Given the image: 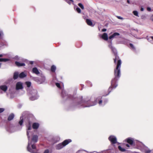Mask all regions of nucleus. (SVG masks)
I'll list each match as a JSON object with an SVG mask.
<instances>
[{
  "label": "nucleus",
  "instance_id": "obj_1",
  "mask_svg": "<svg viewBox=\"0 0 153 153\" xmlns=\"http://www.w3.org/2000/svg\"><path fill=\"white\" fill-rule=\"evenodd\" d=\"M61 96L64 100H71L70 105L71 108L90 107L96 105L97 103L100 106H103L108 101V100L106 99L102 102L101 96L95 98L94 101L92 102L90 101V98H85L83 100L82 96L76 97L68 95L64 90H62Z\"/></svg>",
  "mask_w": 153,
  "mask_h": 153
},
{
  "label": "nucleus",
  "instance_id": "obj_2",
  "mask_svg": "<svg viewBox=\"0 0 153 153\" xmlns=\"http://www.w3.org/2000/svg\"><path fill=\"white\" fill-rule=\"evenodd\" d=\"M28 119V124L26 125L27 128V134L28 139V143L27 146L28 151L31 153H34L36 151V147L34 144H31V142L30 141V137L33 134V132L30 131L32 128L31 122L30 120L29 119Z\"/></svg>",
  "mask_w": 153,
  "mask_h": 153
},
{
  "label": "nucleus",
  "instance_id": "obj_3",
  "mask_svg": "<svg viewBox=\"0 0 153 153\" xmlns=\"http://www.w3.org/2000/svg\"><path fill=\"white\" fill-rule=\"evenodd\" d=\"M120 68H116L114 70V75L115 77L111 81V86L109 88L108 91V93L105 96L108 95L111 91L112 89H115L117 86V81L119 79L121 76Z\"/></svg>",
  "mask_w": 153,
  "mask_h": 153
},
{
  "label": "nucleus",
  "instance_id": "obj_4",
  "mask_svg": "<svg viewBox=\"0 0 153 153\" xmlns=\"http://www.w3.org/2000/svg\"><path fill=\"white\" fill-rule=\"evenodd\" d=\"M27 91L29 94L30 100L33 101L39 98V96L36 89H32L30 90L27 89Z\"/></svg>",
  "mask_w": 153,
  "mask_h": 153
},
{
  "label": "nucleus",
  "instance_id": "obj_5",
  "mask_svg": "<svg viewBox=\"0 0 153 153\" xmlns=\"http://www.w3.org/2000/svg\"><path fill=\"white\" fill-rule=\"evenodd\" d=\"M22 128L21 126H15L12 125L7 126L6 128L7 131L9 133H13L20 130Z\"/></svg>",
  "mask_w": 153,
  "mask_h": 153
},
{
  "label": "nucleus",
  "instance_id": "obj_6",
  "mask_svg": "<svg viewBox=\"0 0 153 153\" xmlns=\"http://www.w3.org/2000/svg\"><path fill=\"white\" fill-rule=\"evenodd\" d=\"M71 141V140L70 139L65 140L62 143L56 145L55 146L56 149L57 150L61 149Z\"/></svg>",
  "mask_w": 153,
  "mask_h": 153
},
{
  "label": "nucleus",
  "instance_id": "obj_7",
  "mask_svg": "<svg viewBox=\"0 0 153 153\" xmlns=\"http://www.w3.org/2000/svg\"><path fill=\"white\" fill-rule=\"evenodd\" d=\"M128 143L130 144L131 146H135L136 145V142L135 140H134V139L129 137L126 139L125 140Z\"/></svg>",
  "mask_w": 153,
  "mask_h": 153
},
{
  "label": "nucleus",
  "instance_id": "obj_8",
  "mask_svg": "<svg viewBox=\"0 0 153 153\" xmlns=\"http://www.w3.org/2000/svg\"><path fill=\"white\" fill-rule=\"evenodd\" d=\"M108 140L111 143V145L114 146V144L116 143L117 142L116 137L114 135H111L108 137Z\"/></svg>",
  "mask_w": 153,
  "mask_h": 153
},
{
  "label": "nucleus",
  "instance_id": "obj_9",
  "mask_svg": "<svg viewBox=\"0 0 153 153\" xmlns=\"http://www.w3.org/2000/svg\"><path fill=\"white\" fill-rule=\"evenodd\" d=\"M31 138V137H30V138ZM38 140V136L37 135H33L32 138V141L31 140V139H30V141L31 142V144H34L35 146H36L35 144L34 143H36L37 142ZM36 147V146H35ZM36 151L34 152V153H35V152H36L37 151V149H36Z\"/></svg>",
  "mask_w": 153,
  "mask_h": 153
},
{
  "label": "nucleus",
  "instance_id": "obj_10",
  "mask_svg": "<svg viewBox=\"0 0 153 153\" xmlns=\"http://www.w3.org/2000/svg\"><path fill=\"white\" fill-rule=\"evenodd\" d=\"M115 56V58L114 59V62L115 63H116V60H117V65L116 67H120L121 65V60L120 59H119V57L117 55V54H114Z\"/></svg>",
  "mask_w": 153,
  "mask_h": 153
},
{
  "label": "nucleus",
  "instance_id": "obj_11",
  "mask_svg": "<svg viewBox=\"0 0 153 153\" xmlns=\"http://www.w3.org/2000/svg\"><path fill=\"white\" fill-rule=\"evenodd\" d=\"M23 88V83L22 82H17L16 85V90H21Z\"/></svg>",
  "mask_w": 153,
  "mask_h": 153
},
{
  "label": "nucleus",
  "instance_id": "obj_12",
  "mask_svg": "<svg viewBox=\"0 0 153 153\" xmlns=\"http://www.w3.org/2000/svg\"><path fill=\"white\" fill-rule=\"evenodd\" d=\"M27 112L26 111L23 112L22 114V116H21L20 117V121L19 122V123L20 126H22L23 122V119L24 117H26L25 115L27 114Z\"/></svg>",
  "mask_w": 153,
  "mask_h": 153
},
{
  "label": "nucleus",
  "instance_id": "obj_13",
  "mask_svg": "<svg viewBox=\"0 0 153 153\" xmlns=\"http://www.w3.org/2000/svg\"><path fill=\"white\" fill-rule=\"evenodd\" d=\"M120 34L119 33L115 32L113 33L109 37V39H111L113 38H117V36H120Z\"/></svg>",
  "mask_w": 153,
  "mask_h": 153
},
{
  "label": "nucleus",
  "instance_id": "obj_14",
  "mask_svg": "<svg viewBox=\"0 0 153 153\" xmlns=\"http://www.w3.org/2000/svg\"><path fill=\"white\" fill-rule=\"evenodd\" d=\"M7 88V86L5 85H2L0 86V89L4 92H5L6 91Z\"/></svg>",
  "mask_w": 153,
  "mask_h": 153
},
{
  "label": "nucleus",
  "instance_id": "obj_15",
  "mask_svg": "<svg viewBox=\"0 0 153 153\" xmlns=\"http://www.w3.org/2000/svg\"><path fill=\"white\" fill-rule=\"evenodd\" d=\"M39 126V124L38 123H34L32 124V127L34 129H37Z\"/></svg>",
  "mask_w": 153,
  "mask_h": 153
},
{
  "label": "nucleus",
  "instance_id": "obj_16",
  "mask_svg": "<svg viewBox=\"0 0 153 153\" xmlns=\"http://www.w3.org/2000/svg\"><path fill=\"white\" fill-rule=\"evenodd\" d=\"M15 64L18 67H21V66H25V63H24L20 62L17 61H16L15 62Z\"/></svg>",
  "mask_w": 153,
  "mask_h": 153
},
{
  "label": "nucleus",
  "instance_id": "obj_17",
  "mask_svg": "<svg viewBox=\"0 0 153 153\" xmlns=\"http://www.w3.org/2000/svg\"><path fill=\"white\" fill-rule=\"evenodd\" d=\"M41 78L39 79V84H42L45 81V77L43 75L41 76Z\"/></svg>",
  "mask_w": 153,
  "mask_h": 153
},
{
  "label": "nucleus",
  "instance_id": "obj_18",
  "mask_svg": "<svg viewBox=\"0 0 153 153\" xmlns=\"http://www.w3.org/2000/svg\"><path fill=\"white\" fill-rule=\"evenodd\" d=\"M33 73L38 75L40 74V72L37 68H33L32 69Z\"/></svg>",
  "mask_w": 153,
  "mask_h": 153
},
{
  "label": "nucleus",
  "instance_id": "obj_19",
  "mask_svg": "<svg viewBox=\"0 0 153 153\" xmlns=\"http://www.w3.org/2000/svg\"><path fill=\"white\" fill-rule=\"evenodd\" d=\"M102 38L105 40H107L108 39L107 34L106 33H104L102 36Z\"/></svg>",
  "mask_w": 153,
  "mask_h": 153
},
{
  "label": "nucleus",
  "instance_id": "obj_20",
  "mask_svg": "<svg viewBox=\"0 0 153 153\" xmlns=\"http://www.w3.org/2000/svg\"><path fill=\"white\" fill-rule=\"evenodd\" d=\"M3 55L2 54H0V57H2ZM9 59L6 58H0V62H6L9 61Z\"/></svg>",
  "mask_w": 153,
  "mask_h": 153
},
{
  "label": "nucleus",
  "instance_id": "obj_21",
  "mask_svg": "<svg viewBox=\"0 0 153 153\" xmlns=\"http://www.w3.org/2000/svg\"><path fill=\"white\" fill-rule=\"evenodd\" d=\"M27 75L24 72H22L19 75V77L20 78H22L25 77Z\"/></svg>",
  "mask_w": 153,
  "mask_h": 153
},
{
  "label": "nucleus",
  "instance_id": "obj_22",
  "mask_svg": "<svg viewBox=\"0 0 153 153\" xmlns=\"http://www.w3.org/2000/svg\"><path fill=\"white\" fill-rule=\"evenodd\" d=\"M19 74L18 72H16L14 73L13 78V79L15 80L17 79L18 77H19Z\"/></svg>",
  "mask_w": 153,
  "mask_h": 153
},
{
  "label": "nucleus",
  "instance_id": "obj_23",
  "mask_svg": "<svg viewBox=\"0 0 153 153\" xmlns=\"http://www.w3.org/2000/svg\"><path fill=\"white\" fill-rule=\"evenodd\" d=\"M86 22L88 25L91 26H93V23L92 21L90 19H86Z\"/></svg>",
  "mask_w": 153,
  "mask_h": 153
},
{
  "label": "nucleus",
  "instance_id": "obj_24",
  "mask_svg": "<svg viewBox=\"0 0 153 153\" xmlns=\"http://www.w3.org/2000/svg\"><path fill=\"white\" fill-rule=\"evenodd\" d=\"M14 117V115L13 114H11L8 117L7 120L8 121H11L12 120Z\"/></svg>",
  "mask_w": 153,
  "mask_h": 153
},
{
  "label": "nucleus",
  "instance_id": "obj_25",
  "mask_svg": "<svg viewBox=\"0 0 153 153\" xmlns=\"http://www.w3.org/2000/svg\"><path fill=\"white\" fill-rule=\"evenodd\" d=\"M25 84L27 86V87L28 88L27 89L29 90V88L30 87L31 85V82L29 81H27L25 82Z\"/></svg>",
  "mask_w": 153,
  "mask_h": 153
},
{
  "label": "nucleus",
  "instance_id": "obj_26",
  "mask_svg": "<svg viewBox=\"0 0 153 153\" xmlns=\"http://www.w3.org/2000/svg\"><path fill=\"white\" fill-rule=\"evenodd\" d=\"M27 63L28 64V65H32L33 64H36V62L35 61H27Z\"/></svg>",
  "mask_w": 153,
  "mask_h": 153
},
{
  "label": "nucleus",
  "instance_id": "obj_27",
  "mask_svg": "<svg viewBox=\"0 0 153 153\" xmlns=\"http://www.w3.org/2000/svg\"><path fill=\"white\" fill-rule=\"evenodd\" d=\"M119 150L121 152H125L126 151V149L124 148H122L120 146H118Z\"/></svg>",
  "mask_w": 153,
  "mask_h": 153
},
{
  "label": "nucleus",
  "instance_id": "obj_28",
  "mask_svg": "<svg viewBox=\"0 0 153 153\" xmlns=\"http://www.w3.org/2000/svg\"><path fill=\"white\" fill-rule=\"evenodd\" d=\"M33 79L34 81L39 84L40 80L39 78L38 77H33Z\"/></svg>",
  "mask_w": 153,
  "mask_h": 153
},
{
  "label": "nucleus",
  "instance_id": "obj_29",
  "mask_svg": "<svg viewBox=\"0 0 153 153\" xmlns=\"http://www.w3.org/2000/svg\"><path fill=\"white\" fill-rule=\"evenodd\" d=\"M125 146L127 147V149H132L133 148L132 146H131L129 144H125Z\"/></svg>",
  "mask_w": 153,
  "mask_h": 153
},
{
  "label": "nucleus",
  "instance_id": "obj_30",
  "mask_svg": "<svg viewBox=\"0 0 153 153\" xmlns=\"http://www.w3.org/2000/svg\"><path fill=\"white\" fill-rule=\"evenodd\" d=\"M129 45L132 50H133L134 51L135 50H136L135 48L132 44L130 43Z\"/></svg>",
  "mask_w": 153,
  "mask_h": 153
},
{
  "label": "nucleus",
  "instance_id": "obj_31",
  "mask_svg": "<svg viewBox=\"0 0 153 153\" xmlns=\"http://www.w3.org/2000/svg\"><path fill=\"white\" fill-rule=\"evenodd\" d=\"M135 141L136 142V145L135 146H139L140 144L141 143V142L137 140H135Z\"/></svg>",
  "mask_w": 153,
  "mask_h": 153
},
{
  "label": "nucleus",
  "instance_id": "obj_32",
  "mask_svg": "<svg viewBox=\"0 0 153 153\" xmlns=\"http://www.w3.org/2000/svg\"><path fill=\"white\" fill-rule=\"evenodd\" d=\"M65 1L69 4H71V2H74L73 0H65Z\"/></svg>",
  "mask_w": 153,
  "mask_h": 153
},
{
  "label": "nucleus",
  "instance_id": "obj_33",
  "mask_svg": "<svg viewBox=\"0 0 153 153\" xmlns=\"http://www.w3.org/2000/svg\"><path fill=\"white\" fill-rule=\"evenodd\" d=\"M78 5L83 10L84 9V7L81 3H79Z\"/></svg>",
  "mask_w": 153,
  "mask_h": 153
},
{
  "label": "nucleus",
  "instance_id": "obj_34",
  "mask_svg": "<svg viewBox=\"0 0 153 153\" xmlns=\"http://www.w3.org/2000/svg\"><path fill=\"white\" fill-rule=\"evenodd\" d=\"M134 14L136 16H138V13L137 11H134L133 12Z\"/></svg>",
  "mask_w": 153,
  "mask_h": 153
},
{
  "label": "nucleus",
  "instance_id": "obj_35",
  "mask_svg": "<svg viewBox=\"0 0 153 153\" xmlns=\"http://www.w3.org/2000/svg\"><path fill=\"white\" fill-rule=\"evenodd\" d=\"M51 72H55L56 70V68H51Z\"/></svg>",
  "mask_w": 153,
  "mask_h": 153
},
{
  "label": "nucleus",
  "instance_id": "obj_36",
  "mask_svg": "<svg viewBox=\"0 0 153 153\" xmlns=\"http://www.w3.org/2000/svg\"><path fill=\"white\" fill-rule=\"evenodd\" d=\"M76 10L77 12L78 13H81V10L78 7H77L76 8Z\"/></svg>",
  "mask_w": 153,
  "mask_h": 153
},
{
  "label": "nucleus",
  "instance_id": "obj_37",
  "mask_svg": "<svg viewBox=\"0 0 153 153\" xmlns=\"http://www.w3.org/2000/svg\"><path fill=\"white\" fill-rule=\"evenodd\" d=\"M56 85L57 87H58L59 88H60V85L59 83H56Z\"/></svg>",
  "mask_w": 153,
  "mask_h": 153
},
{
  "label": "nucleus",
  "instance_id": "obj_38",
  "mask_svg": "<svg viewBox=\"0 0 153 153\" xmlns=\"http://www.w3.org/2000/svg\"><path fill=\"white\" fill-rule=\"evenodd\" d=\"M151 151V150L149 149L146 150L145 151V152L146 153H150Z\"/></svg>",
  "mask_w": 153,
  "mask_h": 153
},
{
  "label": "nucleus",
  "instance_id": "obj_39",
  "mask_svg": "<svg viewBox=\"0 0 153 153\" xmlns=\"http://www.w3.org/2000/svg\"><path fill=\"white\" fill-rule=\"evenodd\" d=\"M4 110V108H0V113L2 112Z\"/></svg>",
  "mask_w": 153,
  "mask_h": 153
},
{
  "label": "nucleus",
  "instance_id": "obj_40",
  "mask_svg": "<svg viewBox=\"0 0 153 153\" xmlns=\"http://www.w3.org/2000/svg\"><path fill=\"white\" fill-rule=\"evenodd\" d=\"M49 150L48 149H46L44 151V153H49Z\"/></svg>",
  "mask_w": 153,
  "mask_h": 153
},
{
  "label": "nucleus",
  "instance_id": "obj_41",
  "mask_svg": "<svg viewBox=\"0 0 153 153\" xmlns=\"http://www.w3.org/2000/svg\"><path fill=\"white\" fill-rule=\"evenodd\" d=\"M109 47L111 48V49L112 51H114V48L111 45H110Z\"/></svg>",
  "mask_w": 153,
  "mask_h": 153
},
{
  "label": "nucleus",
  "instance_id": "obj_42",
  "mask_svg": "<svg viewBox=\"0 0 153 153\" xmlns=\"http://www.w3.org/2000/svg\"><path fill=\"white\" fill-rule=\"evenodd\" d=\"M117 17L119 19H123V18L122 17L120 16H117Z\"/></svg>",
  "mask_w": 153,
  "mask_h": 153
},
{
  "label": "nucleus",
  "instance_id": "obj_43",
  "mask_svg": "<svg viewBox=\"0 0 153 153\" xmlns=\"http://www.w3.org/2000/svg\"><path fill=\"white\" fill-rule=\"evenodd\" d=\"M147 10L148 11H150L151 10V8L149 7H148L147 8Z\"/></svg>",
  "mask_w": 153,
  "mask_h": 153
},
{
  "label": "nucleus",
  "instance_id": "obj_44",
  "mask_svg": "<svg viewBox=\"0 0 153 153\" xmlns=\"http://www.w3.org/2000/svg\"><path fill=\"white\" fill-rule=\"evenodd\" d=\"M107 30L105 28H104L102 29V32H105Z\"/></svg>",
  "mask_w": 153,
  "mask_h": 153
},
{
  "label": "nucleus",
  "instance_id": "obj_45",
  "mask_svg": "<svg viewBox=\"0 0 153 153\" xmlns=\"http://www.w3.org/2000/svg\"><path fill=\"white\" fill-rule=\"evenodd\" d=\"M14 96H13L12 95V94H10V98L11 99H12L14 97Z\"/></svg>",
  "mask_w": 153,
  "mask_h": 153
},
{
  "label": "nucleus",
  "instance_id": "obj_46",
  "mask_svg": "<svg viewBox=\"0 0 153 153\" xmlns=\"http://www.w3.org/2000/svg\"><path fill=\"white\" fill-rule=\"evenodd\" d=\"M143 10H144L143 8L142 7L141 8V9H140L141 11H143Z\"/></svg>",
  "mask_w": 153,
  "mask_h": 153
},
{
  "label": "nucleus",
  "instance_id": "obj_47",
  "mask_svg": "<svg viewBox=\"0 0 153 153\" xmlns=\"http://www.w3.org/2000/svg\"><path fill=\"white\" fill-rule=\"evenodd\" d=\"M127 2L128 3L130 4V1L129 0H127Z\"/></svg>",
  "mask_w": 153,
  "mask_h": 153
},
{
  "label": "nucleus",
  "instance_id": "obj_48",
  "mask_svg": "<svg viewBox=\"0 0 153 153\" xmlns=\"http://www.w3.org/2000/svg\"><path fill=\"white\" fill-rule=\"evenodd\" d=\"M151 38L153 40V36H151Z\"/></svg>",
  "mask_w": 153,
  "mask_h": 153
},
{
  "label": "nucleus",
  "instance_id": "obj_49",
  "mask_svg": "<svg viewBox=\"0 0 153 153\" xmlns=\"http://www.w3.org/2000/svg\"><path fill=\"white\" fill-rule=\"evenodd\" d=\"M51 67H55V66L54 65H52L51 66Z\"/></svg>",
  "mask_w": 153,
  "mask_h": 153
},
{
  "label": "nucleus",
  "instance_id": "obj_50",
  "mask_svg": "<svg viewBox=\"0 0 153 153\" xmlns=\"http://www.w3.org/2000/svg\"><path fill=\"white\" fill-rule=\"evenodd\" d=\"M56 77H53V80H54V79H56Z\"/></svg>",
  "mask_w": 153,
  "mask_h": 153
},
{
  "label": "nucleus",
  "instance_id": "obj_51",
  "mask_svg": "<svg viewBox=\"0 0 153 153\" xmlns=\"http://www.w3.org/2000/svg\"><path fill=\"white\" fill-rule=\"evenodd\" d=\"M7 96H8V94L7 93Z\"/></svg>",
  "mask_w": 153,
  "mask_h": 153
},
{
  "label": "nucleus",
  "instance_id": "obj_52",
  "mask_svg": "<svg viewBox=\"0 0 153 153\" xmlns=\"http://www.w3.org/2000/svg\"><path fill=\"white\" fill-rule=\"evenodd\" d=\"M97 153H98V152H97Z\"/></svg>",
  "mask_w": 153,
  "mask_h": 153
}]
</instances>
